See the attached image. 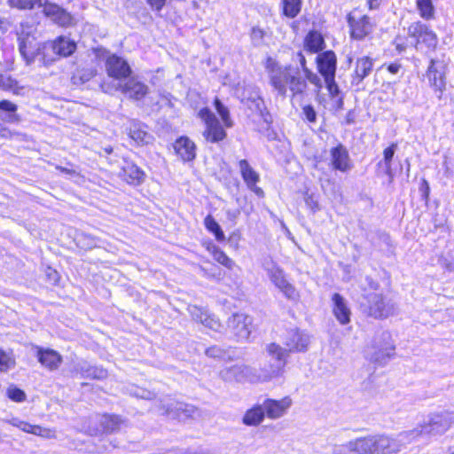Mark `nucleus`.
<instances>
[{
	"instance_id": "1",
	"label": "nucleus",
	"mask_w": 454,
	"mask_h": 454,
	"mask_svg": "<svg viewBox=\"0 0 454 454\" xmlns=\"http://www.w3.org/2000/svg\"><path fill=\"white\" fill-rule=\"evenodd\" d=\"M450 421L442 414H432L412 430L405 431L395 436L384 434H372V454H399L407 444L422 434H435L445 432Z\"/></svg>"
},
{
	"instance_id": "2",
	"label": "nucleus",
	"mask_w": 454,
	"mask_h": 454,
	"mask_svg": "<svg viewBox=\"0 0 454 454\" xmlns=\"http://www.w3.org/2000/svg\"><path fill=\"white\" fill-rule=\"evenodd\" d=\"M266 70L270 85L281 97H286L288 91L293 98L305 95L309 81L298 67L291 64L281 66L272 59H268Z\"/></svg>"
},
{
	"instance_id": "3",
	"label": "nucleus",
	"mask_w": 454,
	"mask_h": 454,
	"mask_svg": "<svg viewBox=\"0 0 454 454\" xmlns=\"http://www.w3.org/2000/svg\"><path fill=\"white\" fill-rule=\"evenodd\" d=\"M395 347L389 332L378 330L364 348V356L371 363L384 365L395 356Z\"/></svg>"
},
{
	"instance_id": "4",
	"label": "nucleus",
	"mask_w": 454,
	"mask_h": 454,
	"mask_svg": "<svg viewBox=\"0 0 454 454\" xmlns=\"http://www.w3.org/2000/svg\"><path fill=\"white\" fill-rule=\"evenodd\" d=\"M373 291L365 292L361 301L364 311L375 319H385L394 315L395 304L387 300L382 293L377 292V285H372Z\"/></svg>"
},
{
	"instance_id": "5",
	"label": "nucleus",
	"mask_w": 454,
	"mask_h": 454,
	"mask_svg": "<svg viewBox=\"0 0 454 454\" xmlns=\"http://www.w3.org/2000/svg\"><path fill=\"white\" fill-rule=\"evenodd\" d=\"M262 268L271 283L289 300H296L299 294L295 287L287 280L283 269L271 259H266L262 262Z\"/></svg>"
},
{
	"instance_id": "6",
	"label": "nucleus",
	"mask_w": 454,
	"mask_h": 454,
	"mask_svg": "<svg viewBox=\"0 0 454 454\" xmlns=\"http://www.w3.org/2000/svg\"><path fill=\"white\" fill-rule=\"evenodd\" d=\"M33 27L27 25H21L19 35V50L27 65L35 61L39 54V43L33 35Z\"/></svg>"
},
{
	"instance_id": "7",
	"label": "nucleus",
	"mask_w": 454,
	"mask_h": 454,
	"mask_svg": "<svg viewBox=\"0 0 454 454\" xmlns=\"http://www.w3.org/2000/svg\"><path fill=\"white\" fill-rule=\"evenodd\" d=\"M198 115L206 124L203 137L207 142L218 143L226 137L225 130L215 115L208 108H202Z\"/></svg>"
},
{
	"instance_id": "8",
	"label": "nucleus",
	"mask_w": 454,
	"mask_h": 454,
	"mask_svg": "<svg viewBox=\"0 0 454 454\" xmlns=\"http://www.w3.org/2000/svg\"><path fill=\"white\" fill-rule=\"evenodd\" d=\"M409 35L416 38V49L423 51L424 48L434 49L437 44L436 35L427 25L421 22L412 23L408 28Z\"/></svg>"
},
{
	"instance_id": "9",
	"label": "nucleus",
	"mask_w": 454,
	"mask_h": 454,
	"mask_svg": "<svg viewBox=\"0 0 454 454\" xmlns=\"http://www.w3.org/2000/svg\"><path fill=\"white\" fill-rule=\"evenodd\" d=\"M446 64L443 60L432 59L427 70L426 76L431 87L436 91L442 92L445 89Z\"/></svg>"
},
{
	"instance_id": "10",
	"label": "nucleus",
	"mask_w": 454,
	"mask_h": 454,
	"mask_svg": "<svg viewBox=\"0 0 454 454\" xmlns=\"http://www.w3.org/2000/svg\"><path fill=\"white\" fill-rule=\"evenodd\" d=\"M106 69L108 76L118 80L119 82H122L129 78L132 73L129 63L124 59L116 55H111L107 58Z\"/></svg>"
},
{
	"instance_id": "11",
	"label": "nucleus",
	"mask_w": 454,
	"mask_h": 454,
	"mask_svg": "<svg viewBox=\"0 0 454 454\" xmlns=\"http://www.w3.org/2000/svg\"><path fill=\"white\" fill-rule=\"evenodd\" d=\"M293 404L290 396H285L279 400L267 398L262 403L265 416L270 419H278L284 417Z\"/></svg>"
},
{
	"instance_id": "12",
	"label": "nucleus",
	"mask_w": 454,
	"mask_h": 454,
	"mask_svg": "<svg viewBox=\"0 0 454 454\" xmlns=\"http://www.w3.org/2000/svg\"><path fill=\"white\" fill-rule=\"evenodd\" d=\"M116 90H120L128 98L135 100L142 99L149 91L148 86L135 76L129 77L122 82H118Z\"/></svg>"
},
{
	"instance_id": "13",
	"label": "nucleus",
	"mask_w": 454,
	"mask_h": 454,
	"mask_svg": "<svg viewBox=\"0 0 454 454\" xmlns=\"http://www.w3.org/2000/svg\"><path fill=\"white\" fill-rule=\"evenodd\" d=\"M224 381L254 382V369L245 364H235L223 369L219 373Z\"/></svg>"
},
{
	"instance_id": "14",
	"label": "nucleus",
	"mask_w": 454,
	"mask_h": 454,
	"mask_svg": "<svg viewBox=\"0 0 454 454\" xmlns=\"http://www.w3.org/2000/svg\"><path fill=\"white\" fill-rule=\"evenodd\" d=\"M252 319L246 314L236 313L228 320V327L239 340L248 339L251 333Z\"/></svg>"
},
{
	"instance_id": "15",
	"label": "nucleus",
	"mask_w": 454,
	"mask_h": 454,
	"mask_svg": "<svg viewBox=\"0 0 454 454\" xmlns=\"http://www.w3.org/2000/svg\"><path fill=\"white\" fill-rule=\"evenodd\" d=\"M348 22L351 29V36L356 40L365 38L374 28V24L366 15L356 18L353 14H349L348 16Z\"/></svg>"
},
{
	"instance_id": "16",
	"label": "nucleus",
	"mask_w": 454,
	"mask_h": 454,
	"mask_svg": "<svg viewBox=\"0 0 454 454\" xmlns=\"http://www.w3.org/2000/svg\"><path fill=\"white\" fill-rule=\"evenodd\" d=\"M6 423L20 429L21 431L32 434L43 438L52 439L56 437L55 430L46 428L39 425H32L27 421L21 420L19 418H12L4 420Z\"/></svg>"
},
{
	"instance_id": "17",
	"label": "nucleus",
	"mask_w": 454,
	"mask_h": 454,
	"mask_svg": "<svg viewBox=\"0 0 454 454\" xmlns=\"http://www.w3.org/2000/svg\"><path fill=\"white\" fill-rule=\"evenodd\" d=\"M36 356L43 367L48 371H57L63 363V356L52 348H37Z\"/></svg>"
},
{
	"instance_id": "18",
	"label": "nucleus",
	"mask_w": 454,
	"mask_h": 454,
	"mask_svg": "<svg viewBox=\"0 0 454 454\" xmlns=\"http://www.w3.org/2000/svg\"><path fill=\"white\" fill-rule=\"evenodd\" d=\"M330 154L331 165L333 169L340 172H347L352 168L353 165L350 160L348 152L342 145H339L336 147L332 148Z\"/></svg>"
},
{
	"instance_id": "19",
	"label": "nucleus",
	"mask_w": 454,
	"mask_h": 454,
	"mask_svg": "<svg viewBox=\"0 0 454 454\" xmlns=\"http://www.w3.org/2000/svg\"><path fill=\"white\" fill-rule=\"evenodd\" d=\"M188 311L193 320L201 323L208 329L219 332L223 327L221 322L217 318L209 315L207 310H204L198 306L190 305L188 307Z\"/></svg>"
},
{
	"instance_id": "20",
	"label": "nucleus",
	"mask_w": 454,
	"mask_h": 454,
	"mask_svg": "<svg viewBox=\"0 0 454 454\" xmlns=\"http://www.w3.org/2000/svg\"><path fill=\"white\" fill-rule=\"evenodd\" d=\"M44 15L50 18L53 22L62 27H67L72 24V16L60 6L55 4L45 3L43 10Z\"/></svg>"
},
{
	"instance_id": "21",
	"label": "nucleus",
	"mask_w": 454,
	"mask_h": 454,
	"mask_svg": "<svg viewBox=\"0 0 454 454\" xmlns=\"http://www.w3.org/2000/svg\"><path fill=\"white\" fill-rule=\"evenodd\" d=\"M333 313L340 325H347L350 322L351 310L347 300L340 294H333L332 296Z\"/></svg>"
},
{
	"instance_id": "22",
	"label": "nucleus",
	"mask_w": 454,
	"mask_h": 454,
	"mask_svg": "<svg viewBox=\"0 0 454 454\" xmlns=\"http://www.w3.org/2000/svg\"><path fill=\"white\" fill-rule=\"evenodd\" d=\"M309 343V337L298 330L289 331L285 338V345L288 352L305 351Z\"/></svg>"
},
{
	"instance_id": "23",
	"label": "nucleus",
	"mask_w": 454,
	"mask_h": 454,
	"mask_svg": "<svg viewBox=\"0 0 454 454\" xmlns=\"http://www.w3.org/2000/svg\"><path fill=\"white\" fill-rule=\"evenodd\" d=\"M319 73L324 78L335 77L337 59L333 51H328L317 57Z\"/></svg>"
},
{
	"instance_id": "24",
	"label": "nucleus",
	"mask_w": 454,
	"mask_h": 454,
	"mask_svg": "<svg viewBox=\"0 0 454 454\" xmlns=\"http://www.w3.org/2000/svg\"><path fill=\"white\" fill-rule=\"evenodd\" d=\"M239 167L241 176L247 185L254 192L256 196L262 197L263 191L256 186V183L259 181V175L257 172L249 165L246 160H239Z\"/></svg>"
},
{
	"instance_id": "25",
	"label": "nucleus",
	"mask_w": 454,
	"mask_h": 454,
	"mask_svg": "<svg viewBox=\"0 0 454 454\" xmlns=\"http://www.w3.org/2000/svg\"><path fill=\"white\" fill-rule=\"evenodd\" d=\"M97 420L102 427L101 431L106 434H114L127 426V421L118 415L103 414Z\"/></svg>"
},
{
	"instance_id": "26",
	"label": "nucleus",
	"mask_w": 454,
	"mask_h": 454,
	"mask_svg": "<svg viewBox=\"0 0 454 454\" xmlns=\"http://www.w3.org/2000/svg\"><path fill=\"white\" fill-rule=\"evenodd\" d=\"M372 434H369L349 441L345 450L356 454H372Z\"/></svg>"
},
{
	"instance_id": "27",
	"label": "nucleus",
	"mask_w": 454,
	"mask_h": 454,
	"mask_svg": "<svg viewBox=\"0 0 454 454\" xmlns=\"http://www.w3.org/2000/svg\"><path fill=\"white\" fill-rule=\"evenodd\" d=\"M174 149L184 161L192 160L196 156V145L187 137L178 138L174 144Z\"/></svg>"
},
{
	"instance_id": "28",
	"label": "nucleus",
	"mask_w": 454,
	"mask_h": 454,
	"mask_svg": "<svg viewBox=\"0 0 454 454\" xmlns=\"http://www.w3.org/2000/svg\"><path fill=\"white\" fill-rule=\"evenodd\" d=\"M53 52L59 58L71 56L76 51V43L65 36H59L50 43Z\"/></svg>"
},
{
	"instance_id": "29",
	"label": "nucleus",
	"mask_w": 454,
	"mask_h": 454,
	"mask_svg": "<svg viewBox=\"0 0 454 454\" xmlns=\"http://www.w3.org/2000/svg\"><path fill=\"white\" fill-rule=\"evenodd\" d=\"M285 367V363H275L274 364H270L262 369L260 372H256L254 369V383L255 382H267L273 378L278 377Z\"/></svg>"
},
{
	"instance_id": "30",
	"label": "nucleus",
	"mask_w": 454,
	"mask_h": 454,
	"mask_svg": "<svg viewBox=\"0 0 454 454\" xmlns=\"http://www.w3.org/2000/svg\"><path fill=\"white\" fill-rule=\"evenodd\" d=\"M120 176L129 184H137L144 179V172L134 163L125 161Z\"/></svg>"
},
{
	"instance_id": "31",
	"label": "nucleus",
	"mask_w": 454,
	"mask_h": 454,
	"mask_svg": "<svg viewBox=\"0 0 454 454\" xmlns=\"http://www.w3.org/2000/svg\"><path fill=\"white\" fill-rule=\"evenodd\" d=\"M265 417L262 404H256L245 412L242 422L248 427H257L263 421Z\"/></svg>"
},
{
	"instance_id": "32",
	"label": "nucleus",
	"mask_w": 454,
	"mask_h": 454,
	"mask_svg": "<svg viewBox=\"0 0 454 454\" xmlns=\"http://www.w3.org/2000/svg\"><path fill=\"white\" fill-rule=\"evenodd\" d=\"M373 67L372 59L369 57L358 59L356 63L353 80L357 83L362 82L372 72Z\"/></svg>"
},
{
	"instance_id": "33",
	"label": "nucleus",
	"mask_w": 454,
	"mask_h": 454,
	"mask_svg": "<svg viewBox=\"0 0 454 454\" xmlns=\"http://www.w3.org/2000/svg\"><path fill=\"white\" fill-rule=\"evenodd\" d=\"M325 41L322 35L317 31H310L305 37L304 49L310 53H317L323 50Z\"/></svg>"
},
{
	"instance_id": "34",
	"label": "nucleus",
	"mask_w": 454,
	"mask_h": 454,
	"mask_svg": "<svg viewBox=\"0 0 454 454\" xmlns=\"http://www.w3.org/2000/svg\"><path fill=\"white\" fill-rule=\"evenodd\" d=\"M296 60L299 62L300 67H298L301 69V72L302 74L305 75L307 80L314 84L317 89L322 88V81L319 78V76L313 73L310 69L307 67V62L304 55L301 52H297L296 54Z\"/></svg>"
},
{
	"instance_id": "35",
	"label": "nucleus",
	"mask_w": 454,
	"mask_h": 454,
	"mask_svg": "<svg viewBox=\"0 0 454 454\" xmlns=\"http://www.w3.org/2000/svg\"><path fill=\"white\" fill-rule=\"evenodd\" d=\"M207 251L213 255L214 259L220 264L225 266L228 269H232L234 262L227 256V254L217 247L214 244H208L207 246Z\"/></svg>"
},
{
	"instance_id": "36",
	"label": "nucleus",
	"mask_w": 454,
	"mask_h": 454,
	"mask_svg": "<svg viewBox=\"0 0 454 454\" xmlns=\"http://www.w3.org/2000/svg\"><path fill=\"white\" fill-rule=\"evenodd\" d=\"M78 371L85 378L103 380L107 377V371L102 367H87L86 364H81Z\"/></svg>"
},
{
	"instance_id": "37",
	"label": "nucleus",
	"mask_w": 454,
	"mask_h": 454,
	"mask_svg": "<svg viewBox=\"0 0 454 454\" xmlns=\"http://www.w3.org/2000/svg\"><path fill=\"white\" fill-rule=\"evenodd\" d=\"M268 354L276 360V363L284 362L286 364L288 356V349L283 348L276 343H270L267 346Z\"/></svg>"
},
{
	"instance_id": "38",
	"label": "nucleus",
	"mask_w": 454,
	"mask_h": 454,
	"mask_svg": "<svg viewBox=\"0 0 454 454\" xmlns=\"http://www.w3.org/2000/svg\"><path fill=\"white\" fill-rule=\"evenodd\" d=\"M16 361L12 351H5L0 348V372H6L15 367Z\"/></svg>"
},
{
	"instance_id": "39",
	"label": "nucleus",
	"mask_w": 454,
	"mask_h": 454,
	"mask_svg": "<svg viewBox=\"0 0 454 454\" xmlns=\"http://www.w3.org/2000/svg\"><path fill=\"white\" fill-rule=\"evenodd\" d=\"M283 13L288 18L296 17L301 12V0H283Z\"/></svg>"
},
{
	"instance_id": "40",
	"label": "nucleus",
	"mask_w": 454,
	"mask_h": 454,
	"mask_svg": "<svg viewBox=\"0 0 454 454\" xmlns=\"http://www.w3.org/2000/svg\"><path fill=\"white\" fill-rule=\"evenodd\" d=\"M0 88L6 90L12 91L15 95H20L23 87L18 84V82L11 76H4L0 74Z\"/></svg>"
},
{
	"instance_id": "41",
	"label": "nucleus",
	"mask_w": 454,
	"mask_h": 454,
	"mask_svg": "<svg viewBox=\"0 0 454 454\" xmlns=\"http://www.w3.org/2000/svg\"><path fill=\"white\" fill-rule=\"evenodd\" d=\"M204 223L206 228L214 233L215 239L218 241H223L225 239V236L223 231H222L220 225L215 221V219L211 215H207L205 220Z\"/></svg>"
},
{
	"instance_id": "42",
	"label": "nucleus",
	"mask_w": 454,
	"mask_h": 454,
	"mask_svg": "<svg viewBox=\"0 0 454 454\" xmlns=\"http://www.w3.org/2000/svg\"><path fill=\"white\" fill-rule=\"evenodd\" d=\"M416 4L422 18L429 20L434 16V8L432 0H416Z\"/></svg>"
},
{
	"instance_id": "43",
	"label": "nucleus",
	"mask_w": 454,
	"mask_h": 454,
	"mask_svg": "<svg viewBox=\"0 0 454 454\" xmlns=\"http://www.w3.org/2000/svg\"><path fill=\"white\" fill-rule=\"evenodd\" d=\"M174 410L178 419L192 416L195 412L194 407L185 403H176L174 409L169 410V408H168L166 413L170 414Z\"/></svg>"
},
{
	"instance_id": "44",
	"label": "nucleus",
	"mask_w": 454,
	"mask_h": 454,
	"mask_svg": "<svg viewBox=\"0 0 454 454\" xmlns=\"http://www.w3.org/2000/svg\"><path fill=\"white\" fill-rule=\"evenodd\" d=\"M6 395L10 400L16 403H22L27 399L26 393L14 384L10 385L6 388Z\"/></svg>"
},
{
	"instance_id": "45",
	"label": "nucleus",
	"mask_w": 454,
	"mask_h": 454,
	"mask_svg": "<svg viewBox=\"0 0 454 454\" xmlns=\"http://www.w3.org/2000/svg\"><path fill=\"white\" fill-rule=\"evenodd\" d=\"M376 175L378 177L387 176V182L391 183L393 180L392 164L381 160L377 163Z\"/></svg>"
},
{
	"instance_id": "46",
	"label": "nucleus",
	"mask_w": 454,
	"mask_h": 454,
	"mask_svg": "<svg viewBox=\"0 0 454 454\" xmlns=\"http://www.w3.org/2000/svg\"><path fill=\"white\" fill-rule=\"evenodd\" d=\"M129 136L138 144H147L151 138V136L145 130L136 126L130 129Z\"/></svg>"
},
{
	"instance_id": "47",
	"label": "nucleus",
	"mask_w": 454,
	"mask_h": 454,
	"mask_svg": "<svg viewBox=\"0 0 454 454\" xmlns=\"http://www.w3.org/2000/svg\"><path fill=\"white\" fill-rule=\"evenodd\" d=\"M10 6L20 10L33 9L36 4L43 5L41 0H8Z\"/></svg>"
},
{
	"instance_id": "48",
	"label": "nucleus",
	"mask_w": 454,
	"mask_h": 454,
	"mask_svg": "<svg viewBox=\"0 0 454 454\" xmlns=\"http://www.w3.org/2000/svg\"><path fill=\"white\" fill-rule=\"evenodd\" d=\"M215 106L216 111L219 114V115L221 116L224 125L227 128L231 127L232 121L230 118L229 110L227 109V107H225L218 98L215 99Z\"/></svg>"
},
{
	"instance_id": "49",
	"label": "nucleus",
	"mask_w": 454,
	"mask_h": 454,
	"mask_svg": "<svg viewBox=\"0 0 454 454\" xmlns=\"http://www.w3.org/2000/svg\"><path fill=\"white\" fill-rule=\"evenodd\" d=\"M205 354L211 358L225 359L230 357L226 349L217 346L209 347L206 349Z\"/></svg>"
},
{
	"instance_id": "50",
	"label": "nucleus",
	"mask_w": 454,
	"mask_h": 454,
	"mask_svg": "<svg viewBox=\"0 0 454 454\" xmlns=\"http://www.w3.org/2000/svg\"><path fill=\"white\" fill-rule=\"evenodd\" d=\"M129 392H130V395H132L136 397L146 399V400L153 399L155 396V394L153 391H150L148 389L139 387H133L129 390Z\"/></svg>"
},
{
	"instance_id": "51",
	"label": "nucleus",
	"mask_w": 454,
	"mask_h": 454,
	"mask_svg": "<svg viewBox=\"0 0 454 454\" xmlns=\"http://www.w3.org/2000/svg\"><path fill=\"white\" fill-rule=\"evenodd\" d=\"M324 79H325V82L326 84V88L329 92V95L332 98L339 96L340 90H339V86L335 82V77H331V78L328 77V78H324Z\"/></svg>"
},
{
	"instance_id": "52",
	"label": "nucleus",
	"mask_w": 454,
	"mask_h": 454,
	"mask_svg": "<svg viewBox=\"0 0 454 454\" xmlns=\"http://www.w3.org/2000/svg\"><path fill=\"white\" fill-rule=\"evenodd\" d=\"M264 31L260 27H253L251 31V39L254 45H260L264 37Z\"/></svg>"
},
{
	"instance_id": "53",
	"label": "nucleus",
	"mask_w": 454,
	"mask_h": 454,
	"mask_svg": "<svg viewBox=\"0 0 454 454\" xmlns=\"http://www.w3.org/2000/svg\"><path fill=\"white\" fill-rule=\"evenodd\" d=\"M398 145L396 143H392L388 147L383 151V160L392 164L393 157L396 152Z\"/></svg>"
},
{
	"instance_id": "54",
	"label": "nucleus",
	"mask_w": 454,
	"mask_h": 454,
	"mask_svg": "<svg viewBox=\"0 0 454 454\" xmlns=\"http://www.w3.org/2000/svg\"><path fill=\"white\" fill-rule=\"evenodd\" d=\"M0 110L6 113H14L17 112L18 106L10 100L4 99L0 101Z\"/></svg>"
},
{
	"instance_id": "55",
	"label": "nucleus",
	"mask_w": 454,
	"mask_h": 454,
	"mask_svg": "<svg viewBox=\"0 0 454 454\" xmlns=\"http://www.w3.org/2000/svg\"><path fill=\"white\" fill-rule=\"evenodd\" d=\"M302 113L303 114L305 115V117L307 118V120L310 122H315L316 120H317V113L316 111L314 110L313 106L308 105V106H305L303 108H302Z\"/></svg>"
},
{
	"instance_id": "56",
	"label": "nucleus",
	"mask_w": 454,
	"mask_h": 454,
	"mask_svg": "<svg viewBox=\"0 0 454 454\" xmlns=\"http://www.w3.org/2000/svg\"><path fill=\"white\" fill-rule=\"evenodd\" d=\"M1 120L7 123H20L21 121V117L17 114V112L7 113L6 115L1 117Z\"/></svg>"
},
{
	"instance_id": "57",
	"label": "nucleus",
	"mask_w": 454,
	"mask_h": 454,
	"mask_svg": "<svg viewBox=\"0 0 454 454\" xmlns=\"http://www.w3.org/2000/svg\"><path fill=\"white\" fill-rule=\"evenodd\" d=\"M16 135H19V133L0 125V137L4 139H11Z\"/></svg>"
},
{
	"instance_id": "58",
	"label": "nucleus",
	"mask_w": 454,
	"mask_h": 454,
	"mask_svg": "<svg viewBox=\"0 0 454 454\" xmlns=\"http://www.w3.org/2000/svg\"><path fill=\"white\" fill-rule=\"evenodd\" d=\"M151 7L156 11H160L165 5L167 0H146Z\"/></svg>"
},
{
	"instance_id": "59",
	"label": "nucleus",
	"mask_w": 454,
	"mask_h": 454,
	"mask_svg": "<svg viewBox=\"0 0 454 454\" xmlns=\"http://www.w3.org/2000/svg\"><path fill=\"white\" fill-rule=\"evenodd\" d=\"M56 168L67 175H69L70 176H79V173L75 168H64V167H60V166H56Z\"/></svg>"
},
{
	"instance_id": "60",
	"label": "nucleus",
	"mask_w": 454,
	"mask_h": 454,
	"mask_svg": "<svg viewBox=\"0 0 454 454\" xmlns=\"http://www.w3.org/2000/svg\"><path fill=\"white\" fill-rule=\"evenodd\" d=\"M46 274L49 277V278L54 280L55 282L59 281V273L57 272V270H55L50 267L47 269Z\"/></svg>"
},
{
	"instance_id": "61",
	"label": "nucleus",
	"mask_w": 454,
	"mask_h": 454,
	"mask_svg": "<svg viewBox=\"0 0 454 454\" xmlns=\"http://www.w3.org/2000/svg\"><path fill=\"white\" fill-rule=\"evenodd\" d=\"M421 190L423 192L422 196L428 197L429 186H428V184H427V182L426 180H422Z\"/></svg>"
},
{
	"instance_id": "62",
	"label": "nucleus",
	"mask_w": 454,
	"mask_h": 454,
	"mask_svg": "<svg viewBox=\"0 0 454 454\" xmlns=\"http://www.w3.org/2000/svg\"><path fill=\"white\" fill-rule=\"evenodd\" d=\"M381 0H367L368 6L371 10L377 8Z\"/></svg>"
},
{
	"instance_id": "63",
	"label": "nucleus",
	"mask_w": 454,
	"mask_h": 454,
	"mask_svg": "<svg viewBox=\"0 0 454 454\" xmlns=\"http://www.w3.org/2000/svg\"><path fill=\"white\" fill-rule=\"evenodd\" d=\"M387 69L391 74H396L400 69V65L391 64L387 67Z\"/></svg>"
},
{
	"instance_id": "64",
	"label": "nucleus",
	"mask_w": 454,
	"mask_h": 454,
	"mask_svg": "<svg viewBox=\"0 0 454 454\" xmlns=\"http://www.w3.org/2000/svg\"><path fill=\"white\" fill-rule=\"evenodd\" d=\"M90 434L97 435L99 433V431L98 429H90Z\"/></svg>"
}]
</instances>
